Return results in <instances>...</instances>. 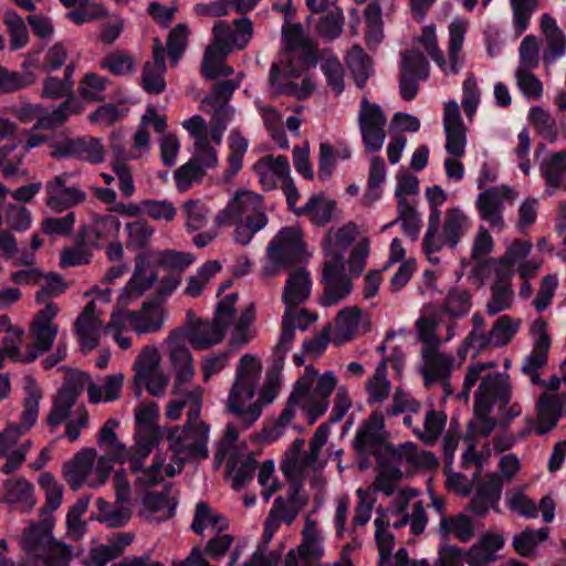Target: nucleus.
<instances>
[{"mask_svg": "<svg viewBox=\"0 0 566 566\" xmlns=\"http://www.w3.org/2000/svg\"><path fill=\"white\" fill-rule=\"evenodd\" d=\"M511 398L512 387L507 375L501 373L486 375L474 392L475 421L468 423L465 434L462 433V440L469 441L476 436L489 437L497 424L506 429L510 422L522 412L517 403L510 405Z\"/></svg>", "mask_w": 566, "mask_h": 566, "instance_id": "nucleus-1", "label": "nucleus"}, {"mask_svg": "<svg viewBox=\"0 0 566 566\" xmlns=\"http://www.w3.org/2000/svg\"><path fill=\"white\" fill-rule=\"evenodd\" d=\"M262 365L260 360L245 354L240 358L237 367L235 379L230 388L227 410L237 416L244 428L252 426L261 416L264 406L274 401L280 390L277 375H269L260 391L256 401L245 407L254 395L261 377Z\"/></svg>", "mask_w": 566, "mask_h": 566, "instance_id": "nucleus-2", "label": "nucleus"}, {"mask_svg": "<svg viewBox=\"0 0 566 566\" xmlns=\"http://www.w3.org/2000/svg\"><path fill=\"white\" fill-rule=\"evenodd\" d=\"M268 264L262 274L266 277L300 264L305 259V243L302 233L293 227H285L271 240L266 248Z\"/></svg>", "mask_w": 566, "mask_h": 566, "instance_id": "nucleus-3", "label": "nucleus"}, {"mask_svg": "<svg viewBox=\"0 0 566 566\" xmlns=\"http://www.w3.org/2000/svg\"><path fill=\"white\" fill-rule=\"evenodd\" d=\"M209 429H201L189 426H176L168 430L167 440L169 449L175 458L179 460V471L184 469L187 461L207 459Z\"/></svg>", "mask_w": 566, "mask_h": 566, "instance_id": "nucleus-4", "label": "nucleus"}, {"mask_svg": "<svg viewBox=\"0 0 566 566\" xmlns=\"http://www.w3.org/2000/svg\"><path fill=\"white\" fill-rule=\"evenodd\" d=\"M83 112L81 102L75 98H70L62 102L52 112H48L41 105H25L15 111V116L22 123H29L32 119H36L32 127L34 130H55L56 128L64 125L70 116L80 115Z\"/></svg>", "mask_w": 566, "mask_h": 566, "instance_id": "nucleus-5", "label": "nucleus"}, {"mask_svg": "<svg viewBox=\"0 0 566 566\" xmlns=\"http://www.w3.org/2000/svg\"><path fill=\"white\" fill-rule=\"evenodd\" d=\"M256 218H263L264 224L268 223L263 197L250 190H238L214 221L218 226H228L243 222V219L244 222L255 221Z\"/></svg>", "mask_w": 566, "mask_h": 566, "instance_id": "nucleus-6", "label": "nucleus"}, {"mask_svg": "<svg viewBox=\"0 0 566 566\" xmlns=\"http://www.w3.org/2000/svg\"><path fill=\"white\" fill-rule=\"evenodd\" d=\"M25 392L27 396L24 398V410L21 415V423H11L0 433V457L7 455L19 439L36 422L42 391L31 377L27 380Z\"/></svg>", "mask_w": 566, "mask_h": 566, "instance_id": "nucleus-7", "label": "nucleus"}, {"mask_svg": "<svg viewBox=\"0 0 566 566\" xmlns=\"http://www.w3.org/2000/svg\"><path fill=\"white\" fill-rule=\"evenodd\" d=\"M59 313V307L53 303H46L39 311L30 325V333L33 337V348H30L22 358V363L34 361L39 354L51 349L59 333V326L53 322Z\"/></svg>", "mask_w": 566, "mask_h": 566, "instance_id": "nucleus-8", "label": "nucleus"}, {"mask_svg": "<svg viewBox=\"0 0 566 566\" xmlns=\"http://www.w3.org/2000/svg\"><path fill=\"white\" fill-rule=\"evenodd\" d=\"M344 270L342 253H334L332 260L324 264L322 274L324 291L319 298L323 306L336 305L350 294L353 284Z\"/></svg>", "mask_w": 566, "mask_h": 566, "instance_id": "nucleus-9", "label": "nucleus"}, {"mask_svg": "<svg viewBox=\"0 0 566 566\" xmlns=\"http://www.w3.org/2000/svg\"><path fill=\"white\" fill-rule=\"evenodd\" d=\"M50 148V155L53 158H76L91 164H101L105 157L101 139L93 136L66 137L52 143Z\"/></svg>", "mask_w": 566, "mask_h": 566, "instance_id": "nucleus-10", "label": "nucleus"}, {"mask_svg": "<svg viewBox=\"0 0 566 566\" xmlns=\"http://www.w3.org/2000/svg\"><path fill=\"white\" fill-rule=\"evenodd\" d=\"M73 176V172H63L46 182L45 202L51 210L62 212L85 201L86 192L77 185L70 182Z\"/></svg>", "mask_w": 566, "mask_h": 566, "instance_id": "nucleus-11", "label": "nucleus"}, {"mask_svg": "<svg viewBox=\"0 0 566 566\" xmlns=\"http://www.w3.org/2000/svg\"><path fill=\"white\" fill-rule=\"evenodd\" d=\"M358 123L366 150L370 153L378 151L386 138V116L381 108L364 98L360 105Z\"/></svg>", "mask_w": 566, "mask_h": 566, "instance_id": "nucleus-12", "label": "nucleus"}, {"mask_svg": "<svg viewBox=\"0 0 566 566\" xmlns=\"http://www.w3.org/2000/svg\"><path fill=\"white\" fill-rule=\"evenodd\" d=\"M297 76H300V71L292 65L291 61L273 63L270 70L269 83L274 90V95H292L300 99L308 97L315 88L314 83L308 77L303 78L301 87L294 82L285 81Z\"/></svg>", "mask_w": 566, "mask_h": 566, "instance_id": "nucleus-13", "label": "nucleus"}, {"mask_svg": "<svg viewBox=\"0 0 566 566\" xmlns=\"http://www.w3.org/2000/svg\"><path fill=\"white\" fill-rule=\"evenodd\" d=\"M449 61L443 57L442 52L437 45V38L433 27H424L418 41L423 46L429 56L443 70L444 73H458L457 54L460 48V21H453L450 24Z\"/></svg>", "mask_w": 566, "mask_h": 566, "instance_id": "nucleus-14", "label": "nucleus"}, {"mask_svg": "<svg viewBox=\"0 0 566 566\" xmlns=\"http://www.w3.org/2000/svg\"><path fill=\"white\" fill-rule=\"evenodd\" d=\"M84 375L74 374L69 376L63 382L53 400V407L46 417L48 424L54 429L61 424L70 415L78 396L84 388Z\"/></svg>", "mask_w": 566, "mask_h": 566, "instance_id": "nucleus-15", "label": "nucleus"}, {"mask_svg": "<svg viewBox=\"0 0 566 566\" xmlns=\"http://www.w3.org/2000/svg\"><path fill=\"white\" fill-rule=\"evenodd\" d=\"M384 428V416L378 412H373L360 426L352 442L359 457L379 455L378 449L385 443Z\"/></svg>", "mask_w": 566, "mask_h": 566, "instance_id": "nucleus-16", "label": "nucleus"}, {"mask_svg": "<svg viewBox=\"0 0 566 566\" xmlns=\"http://www.w3.org/2000/svg\"><path fill=\"white\" fill-rule=\"evenodd\" d=\"M234 30L224 21H217L212 28L213 41L227 52L243 50L253 35L252 21L242 17L234 20Z\"/></svg>", "mask_w": 566, "mask_h": 566, "instance_id": "nucleus-17", "label": "nucleus"}, {"mask_svg": "<svg viewBox=\"0 0 566 566\" xmlns=\"http://www.w3.org/2000/svg\"><path fill=\"white\" fill-rule=\"evenodd\" d=\"M386 455H377L378 467L396 468L401 470L403 462L416 465V467H434L437 465V459L431 452L423 451L418 452L416 444L409 442L399 446L398 448H391L386 446Z\"/></svg>", "mask_w": 566, "mask_h": 566, "instance_id": "nucleus-18", "label": "nucleus"}, {"mask_svg": "<svg viewBox=\"0 0 566 566\" xmlns=\"http://www.w3.org/2000/svg\"><path fill=\"white\" fill-rule=\"evenodd\" d=\"M158 280L155 268L142 258H137L134 273L118 298L122 307L140 297Z\"/></svg>", "mask_w": 566, "mask_h": 566, "instance_id": "nucleus-19", "label": "nucleus"}, {"mask_svg": "<svg viewBox=\"0 0 566 566\" xmlns=\"http://www.w3.org/2000/svg\"><path fill=\"white\" fill-rule=\"evenodd\" d=\"M337 379L332 371H327L318 378L317 385L313 391L308 390L305 397L306 403L303 410L306 411L308 423L313 424L321 416H323L329 405L328 398L335 390Z\"/></svg>", "mask_w": 566, "mask_h": 566, "instance_id": "nucleus-20", "label": "nucleus"}, {"mask_svg": "<svg viewBox=\"0 0 566 566\" xmlns=\"http://www.w3.org/2000/svg\"><path fill=\"white\" fill-rule=\"evenodd\" d=\"M439 533L441 535V544L434 566H460V548L450 544L451 535L460 539V514L451 517L443 516L440 522Z\"/></svg>", "mask_w": 566, "mask_h": 566, "instance_id": "nucleus-21", "label": "nucleus"}, {"mask_svg": "<svg viewBox=\"0 0 566 566\" xmlns=\"http://www.w3.org/2000/svg\"><path fill=\"white\" fill-rule=\"evenodd\" d=\"M103 322L95 315L94 301L88 302L75 321V332L84 350L90 352L99 344Z\"/></svg>", "mask_w": 566, "mask_h": 566, "instance_id": "nucleus-22", "label": "nucleus"}, {"mask_svg": "<svg viewBox=\"0 0 566 566\" xmlns=\"http://www.w3.org/2000/svg\"><path fill=\"white\" fill-rule=\"evenodd\" d=\"M53 539L51 527L44 522L33 523L24 531L22 547L29 555L28 566L39 562Z\"/></svg>", "mask_w": 566, "mask_h": 566, "instance_id": "nucleus-23", "label": "nucleus"}, {"mask_svg": "<svg viewBox=\"0 0 566 566\" xmlns=\"http://www.w3.org/2000/svg\"><path fill=\"white\" fill-rule=\"evenodd\" d=\"M311 289L310 273L305 269L291 271L282 293L285 311H293L294 307L304 303L310 297Z\"/></svg>", "mask_w": 566, "mask_h": 566, "instance_id": "nucleus-24", "label": "nucleus"}, {"mask_svg": "<svg viewBox=\"0 0 566 566\" xmlns=\"http://www.w3.org/2000/svg\"><path fill=\"white\" fill-rule=\"evenodd\" d=\"M282 34L286 43V54L295 55L300 54V59L303 64L308 62H315L316 60V46L315 44L304 35L303 27L301 23L285 22Z\"/></svg>", "mask_w": 566, "mask_h": 566, "instance_id": "nucleus-25", "label": "nucleus"}, {"mask_svg": "<svg viewBox=\"0 0 566 566\" xmlns=\"http://www.w3.org/2000/svg\"><path fill=\"white\" fill-rule=\"evenodd\" d=\"M227 328L222 327L217 321H198L193 324L188 333L187 339L191 347L196 350H206L221 343L224 338Z\"/></svg>", "mask_w": 566, "mask_h": 566, "instance_id": "nucleus-26", "label": "nucleus"}, {"mask_svg": "<svg viewBox=\"0 0 566 566\" xmlns=\"http://www.w3.org/2000/svg\"><path fill=\"white\" fill-rule=\"evenodd\" d=\"M95 458V449L86 448L77 452L71 461L64 464L63 475L71 489L77 490L83 485L92 471Z\"/></svg>", "mask_w": 566, "mask_h": 566, "instance_id": "nucleus-27", "label": "nucleus"}, {"mask_svg": "<svg viewBox=\"0 0 566 566\" xmlns=\"http://www.w3.org/2000/svg\"><path fill=\"white\" fill-rule=\"evenodd\" d=\"M130 327L137 334H150L158 332L164 325L163 307L149 300L144 302L140 310L130 311Z\"/></svg>", "mask_w": 566, "mask_h": 566, "instance_id": "nucleus-28", "label": "nucleus"}, {"mask_svg": "<svg viewBox=\"0 0 566 566\" xmlns=\"http://www.w3.org/2000/svg\"><path fill=\"white\" fill-rule=\"evenodd\" d=\"M364 322V314L358 306L345 307L335 318V334L333 343L337 346L353 339Z\"/></svg>", "mask_w": 566, "mask_h": 566, "instance_id": "nucleus-29", "label": "nucleus"}, {"mask_svg": "<svg viewBox=\"0 0 566 566\" xmlns=\"http://www.w3.org/2000/svg\"><path fill=\"white\" fill-rule=\"evenodd\" d=\"M422 358L424 361L422 374L426 384L443 380L451 374L453 358L450 355L437 352V348H422Z\"/></svg>", "mask_w": 566, "mask_h": 566, "instance_id": "nucleus-30", "label": "nucleus"}, {"mask_svg": "<svg viewBox=\"0 0 566 566\" xmlns=\"http://www.w3.org/2000/svg\"><path fill=\"white\" fill-rule=\"evenodd\" d=\"M559 402L558 394L544 392L541 395L536 406L538 423L535 427V432L538 436H545L557 426Z\"/></svg>", "mask_w": 566, "mask_h": 566, "instance_id": "nucleus-31", "label": "nucleus"}, {"mask_svg": "<svg viewBox=\"0 0 566 566\" xmlns=\"http://www.w3.org/2000/svg\"><path fill=\"white\" fill-rule=\"evenodd\" d=\"M476 208L481 218L489 222L493 229L501 230L503 228L504 207L500 202L497 188H490L481 192L476 200Z\"/></svg>", "mask_w": 566, "mask_h": 566, "instance_id": "nucleus-32", "label": "nucleus"}, {"mask_svg": "<svg viewBox=\"0 0 566 566\" xmlns=\"http://www.w3.org/2000/svg\"><path fill=\"white\" fill-rule=\"evenodd\" d=\"M119 229V219L115 216L106 214L97 218L91 226H83L80 233L88 244L97 248L102 239L117 235Z\"/></svg>", "mask_w": 566, "mask_h": 566, "instance_id": "nucleus-33", "label": "nucleus"}, {"mask_svg": "<svg viewBox=\"0 0 566 566\" xmlns=\"http://www.w3.org/2000/svg\"><path fill=\"white\" fill-rule=\"evenodd\" d=\"M388 358H384L376 367L374 375L366 382L368 405L382 403L390 394V381L387 378Z\"/></svg>", "mask_w": 566, "mask_h": 566, "instance_id": "nucleus-34", "label": "nucleus"}, {"mask_svg": "<svg viewBox=\"0 0 566 566\" xmlns=\"http://www.w3.org/2000/svg\"><path fill=\"white\" fill-rule=\"evenodd\" d=\"M443 126L447 135V151L460 156V108L455 101L446 104Z\"/></svg>", "mask_w": 566, "mask_h": 566, "instance_id": "nucleus-35", "label": "nucleus"}, {"mask_svg": "<svg viewBox=\"0 0 566 566\" xmlns=\"http://www.w3.org/2000/svg\"><path fill=\"white\" fill-rule=\"evenodd\" d=\"M305 403V396L292 390L290 397L287 398L285 408L271 428L263 429L262 438L264 440L274 441L280 436H282L284 428L290 424L294 418L296 408L301 407L303 409Z\"/></svg>", "mask_w": 566, "mask_h": 566, "instance_id": "nucleus-36", "label": "nucleus"}, {"mask_svg": "<svg viewBox=\"0 0 566 566\" xmlns=\"http://www.w3.org/2000/svg\"><path fill=\"white\" fill-rule=\"evenodd\" d=\"M170 360L176 373L172 394L178 395V387L190 381L195 375L192 356L188 348L178 345L171 348Z\"/></svg>", "mask_w": 566, "mask_h": 566, "instance_id": "nucleus-37", "label": "nucleus"}, {"mask_svg": "<svg viewBox=\"0 0 566 566\" xmlns=\"http://www.w3.org/2000/svg\"><path fill=\"white\" fill-rule=\"evenodd\" d=\"M4 490L7 501L17 504L22 511L29 512L35 505L33 486L24 478L7 481Z\"/></svg>", "mask_w": 566, "mask_h": 566, "instance_id": "nucleus-38", "label": "nucleus"}, {"mask_svg": "<svg viewBox=\"0 0 566 566\" xmlns=\"http://www.w3.org/2000/svg\"><path fill=\"white\" fill-rule=\"evenodd\" d=\"M549 528L547 526L538 530L526 527L513 537L512 546L522 557H532L536 547L548 537Z\"/></svg>", "mask_w": 566, "mask_h": 566, "instance_id": "nucleus-39", "label": "nucleus"}, {"mask_svg": "<svg viewBox=\"0 0 566 566\" xmlns=\"http://www.w3.org/2000/svg\"><path fill=\"white\" fill-rule=\"evenodd\" d=\"M293 311H284V315L282 318V331L280 340L274 347L272 354V363L273 369L275 371H280L284 365V357L290 349L291 344L294 340L295 332L294 326L292 325Z\"/></svg>", "mask_w": 566, "mask_h": 566, "instance_id": "nucleus-40", "label": "nucleus"}, {"mask_svg": "<svg viewBox=\"0 0 566 566\" xmlns=\"http://www.w3.org/2000/svg\"><path fill=\"white\" fill-rule=\"evenodd\" d=\"M128 234L126 247L133 251L146 250L155 233V228L144 219H139L126 224Z\"/></svg>", "mask_w": 566, "mask_h": 566, "instance_id": "nucleus-41", "label": "nucleus"}, {"mask_svg": "<svg viewBox=\"0 0 566 566\" xmlns=\"http://www.w3.org/2000/svg\"><path fill=\"white\" fill-rule=\"evenodd\" d=\"M210 525L212 528L221 532L228 527V521L224 516L214 514L209 504L199 502L196 505L195 516L191 528L195 533L202 535L203 530Z\"/></svg>", "mask_w": 566, "mask_h": 566, "instance_id": "nucleus-42", "label": "nucleus"}, {"mask_svg": "<svg viewBox=\"0 0 566 566\" xmlns=\"http://www.w3.org/2000/svg\"><path fill=\"white\" fill-rule=\"evenodd\" d=\"M254 169L259 174L262 185H265V178L269 176V172H271L273 176H276L282 181L291 178L290 164L285 156H263L255 164Z\"/></svg>", "mask_w": 566, "mask_h": 566, "instance_id": "nucleus-43", "label": "nucleus"}, {"mask_svg": "<svg viewBox=\"0 0 566 566\" xmlns=\"http://www.w3.org/2000/svg\"><path fill=\"white\" fill-rule=\"evenodd\" d=\"M348 66L358 87H363L371 75V60L359 45H354L347 57Z\"/></svg>", "mask_w": 566, "mask_h": 566, "instance_id": "nucleus-44", "label": "nucleus"}, {"mask_svg": "<svg viewBox=\"0 0 566 566\" xmlns=\"http://www.w3.org/2000/svg\"><path fill=\"white\" fill-rule=\"evenodd\" d=\"M118 426L115 419H108L101 428L97 442L99 446L107 447V453H111L117 462H124L128 457V451L125 446L118 441L114 429Z\"/></svg>", "mask_w": 566, "mask_h": 566, "instance_id": "nucleus-45", "label": "nucleus"}, {"mask_svg": "<svg viewBox=\"0 0 566 566\" xmlns=\"http://www.w3.org/2000/svg\"><path fill=\"white\" fill-rule=\"evenodd\" d=\"M335 209L336 202L334 200L325 202L324 198L317 195L311 197L300 212L308 214L316 226H325L331 222Z\"/></svg>", "mask_w": 566, "mask_h": 566, "instance_id": "nucleus-46", "label": "nucleus"}, {"mask_svg": "<svg viewBox=\"0 0 566 566\" xmlns=\"http://www.w3.org/2000/svg\"><path fill=\"white\" fill-rule=\"evenodd\" d=\"M180 209L186 219V227L189 230L196 231L207 224L210 210L203 200L187 199Z\"/></svg>", "mask_w": 566, "mask_h": 566, "instance_id": "nucleus-47", "label": "nucleus"}, {"mask_svg": "<svg viewBox=\"0 0 566 566\" xmlns=\"http://www.w3.org/2000/svg\"><path fill=\"white\" fill-rule=\"evenodd\" d=\"M542 175L552 188H559L562 178L566 174V151L554 153L541 165Z\"/></svg>", "mask_w": 566, "mask_h": 566, "instance_id": "nucleus-48", "label": "nucleus"}, {"mask_svg": "<svg viewBox=\"0 0 566 566\" xmlns=\"http://www.w3.org/2000/svg\"><path fill=\"white\" fill-rule=\"evenodd\" d=\"M518 328L520 321H515L509 315H503L495 321L490 333L486 335L490 336V344L493 343L495 347H501L512 340Z\"/></svg>", "mask_w": 566, "mask_h": 566, "instance_id": "nucleus-49", "label": "nucleus"}, {"mask_svg": "<svg viewBox=\"0 0 566 566\" xmlns=\"http://www.w3.org/2000/svg\"><path fill=\"white\" fill-rule=\"evenodd\" d=\"M99 66L116 76H125L134 71L135 60L128 52L116 50L106 54Z\"/></svg>", "mask_w": 566, "mask_h": 566, "instance_id": "nucleus-50", "label": "nucleus"}, {"mask_svg": "<svg viewBox=\"0 0 566 566\" xmlns=\"http://www.w3.org/2000/svg\"><path fill=\"white\" fill-rule=\"evenodd\" d=\"M446 420L447 417L442 412L429 410L423 422L424 429L416 427L413 433L426 444H433L441 434Z\"/></svg>", "mask_w": 566, "mask_h": 566, "instance_id": "nucleus-51", "label": "nucleus"}, {"mask_svg": "<svg viewBox=\"0 0 566 566\" xmlns=\"http://www.w3.org/2000/svg\"><path fill=\"white\" fill-rule=\"evenodd\" d=\"M39 285L40 290L35 294V301L45 304L50 303L51 298L64 293L69 286L64 279L54 272L42 274Z\"/></svg>", "mask_w": 566, "mask_h": 566, "instance_id": "nucleus-52", "label": "nucleus"}, {"mask_svg": "<svg viewBox=\"0 0 566 566\" xmlns=\"http://www.w3.org/2000/svg\"><path fill=\"white\" fill-rule=\"evenodd\" d=\"M72 558V546L53 539L39 562L32 566H69Z\"/></svg>", "mask_w": 566, "mask_h": 566, "instance_id": "nucleus-53", "label": "nucleus"}, {"mask_svg": "<svg viewBox=\"0 0 566 566\" xmlns=\"http://www.w3.org/2000/svg\"><path fill=\"white\" fill-rule=\"evenodd\" d=\"M91 248L94 247L88 244L83 235H81L78 232L76 245L65 248L61 252V265L65 268L90 263L92 259Z\"/></svg>", "mask_w": 566, "mask_h": 566, "instance_id": "nucleus-54", "label": "nucleus"}, {"mask_svg": "<svg viewBox=\"0 0 566 566\" xmlns=\"http://www.w3.org/2000/svg\"><path fill=\"white\" fill-rule=\"evenodd\" d=\"M229 54L226 50L220 48L213 40L206 49L202 64L201 74L207 80H216L221 69L224 57Z\"/></svg>", "mask_w": 566, "mask_h": 566, "instance_id": "nucleus-55", "label": "nucleus"}, {"mask_svg": "<svg viewBox=\"0 0 566 566\" xmlns=\"http://www.w3.org/2000/svg\"><path fill=\"white\" fill-rule=\"evenodd\" d=\"M510 3L515 33L521 35L528 29L532 14L538 8V0H510Z\"/></svg>", "mask_w": 566, "mask_h": 566, "instance_id": "nucleus-56", "label": "nucleus"}, {"mask_svg": "<svg viewBox=\"0 0 566 566\" xmlns=\"http://www.w3.org/2000/svg\"><path fill=\"white\" fill-rule=\"evenodd\" d=\"M168 381V376L161 369L151 371L145 377L133 378L134 390L137 397H140L143 386L151 396L160 397L165 394Z\"/></svg>", "mask_w": 566, "mask_h": 566, "instance_id": "nucleus-57", "label": "nucleus"}, {"mask_svg": "<svg viewBox=\"0 0 566 566\" xmlns=\"http://www.w3.org/2000/svg\"><path fill=\"white\" fill-rule=\"evenodd\" d=\"M87 507L88 500L78 499L66 515L67 536L73 541H80L86 533V523L82 521V515Z\"/></svg>", "mask_w": 566, "mask_h": 566, "instance_id": "nucleus-58", "label": "nucleus"}, {"mask_svg": "<svg viewBox=\"0 0 566 566\" xmlns=\"http://www.w3.org/2000/svg\"><path fill=\"white\" fill-rule=\"evenodd\" d=\"M229 148V166L224 174L226 179H231L241 170L243 157L248 149V140L240 134H231Z\"/></svg>", "mask_w": 566, "mask_h": 566, "instance_id": "nucleus-59", "label": "nucleus"}, {"mask_svg": "<svg viewBox=\"0 0 566 566\" xmlns=\"http://www.w3.org/2000/svg\"><path fill=\"white\" fill-rule=\"evenodd\" d=\"M193 154L190 160L197 166L207 169H212L218 166L217 150L210 145L207 136H200L196 139L193 145Z\"/></svg>", "mask_w": 566, "mask_h": 566, "instance_id": "nucleus-60", "label": "nucleus"}, {"mask_svg": "<svg viewBox=\"0 0 566 566\" xmlns=\"http://www.w3.org/2000/svg\"><path fill=\"white\" fill-rule=\"evenodd\" d=\"M398 217L395 222L400 221L403 232L412 240H417L420 230V218L416 208L408 200L398 201Z\"/></svg>", "mask_w": 566, "mask_h": 566, "instance_id": "nucleus-61", "label": "nucleus"}, {"mask_svg": "<svg viewBox=\"0 0 566 566\" xmlns=\"http://www.w3.org/2000/svg\"><path fill=\"white\" fill-rule=\"evenodd\" d=\"M480 102L481 92L478 87L476 78L472 73H470L462 82V111L469 122H472Z\"/></svg>", "mask_w": 566, "mask_h": 566, "instance_id": "nucleus-62", "label": "nucleus"}, {"mask_svg": "<svg viewBox=\"0 0 566 566\" xmlns=\"http://www.w3.org/2000/svg\"><path fill=\"white\" fill-rule=\"evenodd\" d=\"M36 76L32 72H10L0 65V94L11 93L32 85Z\"/></svg>", "mask_w": 566, "mask_h": 566, "instance_id": "nucleus-63", "label": "nucleus"}, {"mask_svg": "<svg viewBox=\"0 0 566 566\" xmlns=\"http://www.w3.org/2000/svg\"><path fill=\"white\" fill-rule=\"evenodd\" d=\"M528 119L538 133L549 143L557 139L555 119L542 107L534 106L528 112Z\"/></svg>", "mask_w": 566, "mask_h": 566, "instance_id": "nucleus-64", "label": "nucleus"}]
</instances>
